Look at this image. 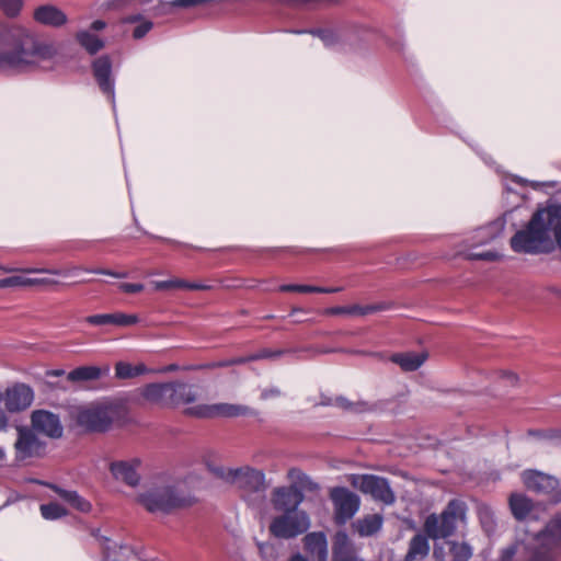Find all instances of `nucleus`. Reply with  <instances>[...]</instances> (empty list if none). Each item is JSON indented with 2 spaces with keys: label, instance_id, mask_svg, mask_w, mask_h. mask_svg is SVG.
I'll list each match as a JSON object with an SVG mask.
<instances>
[{
  "label": "nucleus",
  "instance_id": "1",
  "mask_svg": "<svg viewBox=\"0 0 561 561\" xmlns=\"http://www.w3.org/2000/svg\"><path fill=\"white\" fill-rule=\"evenodd\" d=\"M516 253L550 254L561 250V204L548 201L539 205L529 221L510 240Z\"/></svg>",
  "mask_w": 561,
  "mask_h": 561
},
{
  "label": "nucleus",
  "instance_id": "2",
  "mask_svg": "<svg viewBox=\"0 0 561 561\" xmlns=\"http://www.w3.org/2000/svg\"><path fill=\"white\" fill-rule=\"evenodd\" d=\"M1 43L8 48L0 51V72L23 73L34 70L39 62L57 55L56 47L38 41L19 26L7 27L1 33Z\"/></svg>",
  "mask_w": 561,
  "mask_h": 561
},
{
  "label": "nucleus",
  "instance_id": "3",
  "mask_svg": "<svg viewBox=\"0 0 561 561\" xmlns=\"http://www.w3.org/2000/svg\"><path fill=\"white\" fill-rule=\"evenodd\" d=\"M207 469L215 478L234 485L250 507L261 508L265 504L267 485L262 470L249 466L225 468L210 462L207 463Z\"/></svg>",
  "mask_w": 561,
  "mask_h": 561
},
{
  "label": "nucleus",
  "instance_id": "4",
  "mask_svg": "<svg viewBox=\"0 0 561 561\" xmlns=\"http://www.w3.org/2000/svg\"><path fill=\"white\" fill-rule=\"evenodd\" d=\"M137 502L151 514L167 515L185 504V499L167 478L159 477L145 485Z\"/></svg>",
  "mask_w": 561,
  "mask_h": 561
},
{
  "label": "nucleus",
  "instance_id": "5",
  "mask_svg": "<svg viewBox=\"0 0 561 561\" xmlns=\"http://www.w3.org/2000/svg\"><path fill=\"white\" fill-rule=\"evenodd\" d=\"M119 416V408L107 401L91 402L78 407L73 419L78 427L85 433H105Z\"/></svg>",
  "mask_w": 561,
  "mask_h": 561
},
{
  "label": "nucleus",
  "instance_id": "6",
  "mask_svg": "<svg viewBox=\"0 0 561 561\" xmlns=\"http://www.w3.org/2000/svg\"><path fill=\"white\" fill-rule=\"evenodd\" d=\"M561 559V512L535 536L529 547L528 561H558Z\"/></svg>",
  "mask_w": 561,
  "mask_h": 561
},
{
  "label": "nucleus",
  "instance_id": "7",
  "mask_svg": "<svg viewBox=\"0 0 561 561\" xmlns=\"http://www.w3.org/2000/svg\"><path fill=\"white\" fill-rule=\"evenodd\" d=\"M463 512V503L453 500L440 515L431 514L426 517L424 529L430 538L440 539L451 536L457 527V517Z\"/></svg>",
  "mask_w": 561,
  "mask_h": 561
},
{
  "label": "nucleus",
  "instance_id": "8",
  "mask_svg": "<svg viewBox=\"0 0 561 561\" xmlns=\"http://www.w3.org/2000/svg\"><path fill=\"white\" fill-rule=\"evenodd\" d=\"M504 230V222L501 220L492 221L483 227L476 229L468 240V251L466 253L469 260L496 261L500 257L499 252L493 250L477 251L478 247H482L499 238Z\"/></svg>",
  "mask_w": 561,
  "mask_h": 561
},
{
  "label": "nucleus",
  "instance_id": "9",
  "mask_svg": "<svg viewBox=\"0 0 561 561\" xmlns=\"http://www.w3.org/2000/svg\"><path fill=\"white\" fill-rule=\"evenodd\" d=\"M333 504V519L337 526H344L360 507V497L345 486H334L330 490Z\"/></svg>",
  "mask_w": 561,
  "mask_h": 561
},
{
  "label": "nucleus",
  "instance_id": "10",
  "mask_svg": "<svg viewBox=\"0 0 561 561\" xmlns=\"http://www.w3.org/2000/svg\"><path fill=\"white\" fill-rule=\"evenodd\" d=\"M352 484L383 505L389 506L396 502V494L387 478L376 474L354 476Z\"/></svg>",
  "mask_w": 561,
  "mask_h": 561
},
{
  "label": "nucleus",
  "instance_id": "11",
  "mask_svg": "<svg viewBox=\"0 0 561 561\" xmlns=\"http://www.w3.org/2000/svg\"><path fill=\"white\" fill-rule=\"evenodd\" d=\"M522 480L527 490L547 496L553 504L561 502V489L556 477L539 470L528 469L523 471Z\"/></svg>",
  "mask_w": 561,
  "mask_h": 561
},
{
  "label": "nucleus",
  "instance_id": "12",
  "mask_svg": "<svg viewBox=\"0 0 561 561\" xmlns=\"http://www.w3.org/2000/svg\"><path fill=\"white\" fill-rule=\"evenodd\" d=\"M310 519L306 512L283 513L270 524V531L277 538L290 539L307 531Z\"/></svg>",
  "mask_w": 561,
  "mask_h": 561
},
{
  "label": "nucleus",
  "instance_id": "13",
  "mask_svg": "<svg viewBox=\"0 0 561 561\" xmlns=\"http://www.w3.org/2000/svg\"><path fill=\"white\" fill-rule=\"evenodd\" d=\"M93 78L101 90L112 104L114 114L116 113L115 100V77L113 75V62L110 56L102 55L95 58L92 64Z\"/></svg>",
  "mask_w": 561,
  "mask_h": 561
},
{
  "label": "nucleus",
  "instance_id": "14",
  "mask_svg": "<svg viewBox=\"0 0 561 561\" xmlns=\"http://www.w3.org/2000/svg\"><path fill=\"white\" fill-rule=\"evenodd\" d=\"M18 438L14 443L15 458L24 461L30 458H38L45 454L46 444L41 440L32 428L19 426Z\"/></svg>",
  "mask_w": 561,
  "mask_h": 561
},
{
  "label": "nucleus",
  "instance_id": "15",
  "mask_svg": "<svg viewBox=\"0 0 561 561\" xmlns=\"http://www.w3.org/2000/svg\"><path fill=\"white\" fill-rule=\"evenodd\" d=\"M186 414L196 417H213V416H240L252 414V409L247 405L231 404V403H217V404H199L186 409Z\"/></svg>",
  "mask_w": 561,
  "mask_h": 561
},
{
  "label": "nucleus",
  "instance_id": "16",
  "mask_svg": "<svg viewBox=\"0 0 561 561\" xmlns=\"http://www.w3.org/2000/svg\"><path fill=\"white\" fill-rule=\"evenodd\" d=\"M32 430L49 438H60L64 426L58 414L47 410H34L31 414Z\"/></svg>",
  "mask_w": 561,
  "mask_h": 561
},
{
  "label": "nucleus",
  "instance_id": "17",
  "mask_svg": "<svg viewBox=\"0 0 561 561\" xmlns=\"http://www.w3.org/2000/svg\"><path fill=\"white\" fill-rule=\"evenodd\" d=\"M2 397L7 411L12 413L21 412L32 405L34 401V390L26 383L16 382L7 388L4 394L0 393V398Z\"/></svg>",
  "mask_w": 561,
  "mask_h": 561
},
{
  "label": "nucleus",
  "instance_id": "18",
  "mask_svg": "<svg viewBox=\"0 0 561 561\" xmlns=\"http://www.w3.org/2000/svg\"><path fill=\"white\" fill-rule=\"evenodd\" d=\"M304 500V492L296 485L275 488L271 499L274 510L283 513L300 512L298 507Z\"/></svg>",
  "mask_w": 561,
  "mask_h": 561
},
{
  "label": "nucleus",
  "instance_id": "19",
  "mask_svg": "<svg viewBox=\"0 0 561 561\" xmlns=\"http://www.w3.org/2000/svg\"><path fill=\"white\" fill-rule=\"evenodd\" d=\"M139 465L138 459L113 461L110 463V471L115 480L129 486H137L140 482Z\"/></svg>",
  "mask_w": 561,
  "mask_h": 561
},
{
  "label": "nucleus",
  "instance_id": "20",
  "mask_svg": "<svg viewBox=\"0 0 561 561\" xmlns=\"http://www.w3.org/2000/svg\"><path fill=\"white\" fill-rule=\"evenodd\" d=\"M33 19L36 23L58 28L68 22L67 14L54 4H42L35 8Z\"/></svg>",
  "mask_w": 561,
  "mask_h": 561
},
{
  "label": "nucleus",
  "instance_id": "21",
  "mask_svg": "<svg viewBox=\"0 0 561 561\" xmlns=\"http://www.w3.org/2000/svg\"><path fill=\"white\" fill-rule=\"evenodd\" d=\"M84 321L94 327L115 325L130 327L139 322L136 314H127L124 312L99 313L85 317Z\"/></svg>",
  "mask_w": 561,
  "mask_h": 561
},
{
  "label": "nucleus",
  "instance_id": "22",
  "mask_svg": "<svg viewBox=\"0 0 561 561\" xmlns=\"http://www.w3.org/2000/svg\"><path fill=\"white\" fill-rule=\"evenodd\" d=\"M332 561H362L357 558L354 545L344 530H340L334 535Z\"/></svg>",
  "mask_w": 561,
  "mask_h": 561
},
{
  "label": "nucleus",
  "instance_id": "23",
  "mask_svg": "<svg viewBox=\"0 0 561 561\" xmlns=\"http://www.w3.org/2000/svg\"><path fill=\"white\" fill-rule=\"evenodd\" d=\"M304 547L313 561H328V539L323 531L307 534L304 538Z\"/></svg>",
  "mask_w": 561,
  "mask_h": 561
},
{
  "label": "nucleus",
  "instance_id": "24",
  "mask_svg": "<svg viewBox=\"0 0 561 561\" xmlns=\"http://www.w3.org/2000/svg\"><path fill=\"white\" fill-rule=\"evenodd\" d=\"M169 408H178L193 403L196 398V391L192 385L184 382H169Z\"/></svg>",
  "mask_w": 561,
  "mask_h": 561
},
{
  "label": "nucleus",
  "instance_id": "25",
  "mask_svg": "<svg viewBox=\"0 0 561 561\" xmlns=\"http://www.w3.org/2000/svg\"><path fill=\"white\" fill-rule=\"evenodd\" d=\"M144 400L151 404L169 408V382H152L139 389Z\"/></svg>",
  "mask_w": 561,
  "mask_h": 561
},
{
  "label": "nucleus",
  "instance_id": "26",
  "mask_svg": "<svg viewBox=\"0 0 561 561\" xmlns=\"http://www.w3.org/2000/svg\"><path fill=\"white\" fill-rule=\"evenodd\" d=\"M83 271L79 266H73L70 268H34L28 270L30 273H43V274H49V275H57V276H76L79 274V272ZM88 273L98 274V275H107L115 278H126L128 277L127 272H114L112 270H105V268H92V270H84Z\"/></svg>",
  "mask_w": 561,
  "mask_h": 561
},
{
  "label": "nucleus",
  "instance_id": "27",
  "mask_svg": "<svg viewBox=\"0 0 561 561\" xmlns=\"http://www.w3.org/2000/svg\"><path fill=\"white\" fill-rule=\"evenodd\" d=\"M111 371L108 365L104 367L98 366H80L67 374V379L71 382H85L98 380L103 376H107Z\"/></svg>",
  "mask_w": 561,
  "mask_h": 561
},
{
  "label": "nucleus",
  "instance_id": "28",
  "mask_svg": "<svg viewBox=\"0 0 561 561\" xmlns=\"http://www.w3.org/2000/svg\"><path fill=\"white\" fill-rule=\"evenodd\" d=\"M430 549L428 535L416 534L409 542L403 561H422L428 556Z\"/></svg>",
  "mask_w": 561,
  "mask_h": 561
},
{
  "label": "nucleus",
  "instance_id": "29",
  "mask_svg": "<svg viewBox=\"0 0 561 561\" xmlns=\"http://www.w3.org/2000/svg\"><path fill=\"white\" fill-rule=\"evenodd\" d=\"M385 309V305L375 304L367 306H336L330 307L324 310V313L328 316H341V314H350V316H367L377 311H381Z\"/></svg>",
  "mask_w": 561,
  "mask_h": 561
},
{
  "label": "nucleus",
  "instance_id": "30",
  "mask_svg": "<svg viewBox=\"0 0 561 561\" xmlns=\"http://www.w3.org/2000/svg\"><path fill=\"white\" fill-rule=\"evenodd\" d=\"M382 524V516L379 514H373L357 519L353 526L360 537H370L381 529Z\"/></svg>",
  "mask_w": 561,
  "mask_h": 561
},
{
  "label": "nucleus",
  "instance_id": "31",
  "mask_svg": "<svg viewBox=\"0 0 561 561\" xmlns=\"http://www.w3.org/2000/svg\"><path fill=\"white\" fill-rule=\"evenodd\" d=\"M151 371L144 363L133 365L128 362L119 360L115 364V377L122 380L136 378Z\"/></svg>",
  "mask_w": 561,
  "mask_h": 561
},
{
  "label": "nucleus",
  "instance_id": "32",
  "mask_svg": "<svg viewBox=\"0 0 561 561\" xmlns=\"http://www.w3.org/2000/svg\"><path fill=\"white\" fill-rule=\"evenodd\" d=\"M426 359L423 353H397L391 356V360L398 364L404 371H414L419 369Z\"/></svg>",
  "mask_w": 561,
  "mask_h": 561
},
{
  "label": "nucleus",
  "instance_id": "33",
  "mask_svg": "<svg viewBox=\"0 0 561 561\" xmlns=\"http://www.w3.org/2000/svg\"><path fill=\"white\" fill-rule=\"evenodd\" d=\"M510 507L514 517L518 520H523L530 515L533 502L523 494H512L510 497Z\"/></svg>",
  "mask_w": 561,
  "mask_h": 561
},
{
  "label": "nucleus",
  "instance_id": "34",
  "mask_svg": "<svg viewBox=\"0 0 561 561\" xmlns=\"http://www.w3.org/2000/svg\"><path fill=\"white\" fill-rule=\"evenodd\" d=\"M3 285L11 286H33V285H44V286H54L58 285L59 282L49 277H25V276H11L2 280Z\"/></svg>",
  "mask_w": 561,
  "mask_h": 561
},
{
  "label": "nucleus",
  "instance_id": "35",
  "mask_svg": "<svg viewBox=\"0 0 561 561\" xmlns=\"http://www.w3.org/2000/svg\"><path fill=\"white\" fill-rule=\"evenodd\" d=\"M76 39L90 55H94L104 47V42L89 31H79Z\"/></svg>",
  "mask_w": 561,
  "mask_h": 561
},
{
  "label": "nucleus",
  "instance_id": "36",
  "mask_svg": "<svg viewBox=\"0 0 561 561\" xmlns=\"http://www.w3.org/2000/svg\"><path fill=\"white\" fill-rule=\"evenodd\" d=\"M288 479L293 481L291 485H296L301 491L308 490L312 492L319 489V484L298 468L289 469Z\"/></svg>",
  "mask_w": 561,
  "mask_h": 561
},
{
  "label": "nucleus",
  "instance_id": "37",
  "mask_svg": "<svg viewBox=\"0 0 561 561\" xmlns=\"http://www.w3.org/2000/svg\"><path fill=\"white\" fill-rule=\"evenodd\" d=\"M451 561H469L473 554L472 547L467 542L447 541Z\"/></svg>",
  "mask_w": 561,
  "mask_h": 561
},
{
  "label": "nucleus",
  "instance_id": "38",
  "mask_svg": "<svg viewBox=\"0 0 561 561\" xmlns=\"http://www.w3.org/2000/svg\"><path fill=\"white\" fill-rule=\"evenodd\" d=\"M293 33H295V34L310 33V34H312L314 36H318L322 41L324 46L328 47V48H334L339 44V42H340V37L332 30H320V28H317V30H298V31H293Z\"/></svg>",
  "mask_w": 561,
  "mask_h": 561
},
{
  "label": "nucleus",
  "instance_id": "39",
  "mask_svg": "<svg viewBox=\"0 0 561 561\" xmlns=\"http://www.w3.org/2000/svg\"><path fill=\"white\" fill-rule=\"evenodd\" d=\"M39 510L42 517L46 520H56L67 515V510L56 502L42 504Z\"/></svg>",
  "mask_w": 561,
  "mask_h": 561
},
{
  "label": "nucleus",
  "instance_id": "40",
  "mask_svg": "<svg viewBox=\"0 0 561 561\" xmlns=\"http://www.w3.org/2000/svg\"><path fill=\"white\" fill-rule=\"evenodd\" d=\"M23 7V0H2L0 10L9 18H15L20 14Z\"/></svg>",
  "mask_w": 561,
  "mask_h": 561
},
{
  "label": "nucleus",
  "instance_id": "41",
  "mask_svg": "<svg viewBox=\"0 0 561 561\" xmlns=\"http://www.w3.org/2000/svg\"><path fill=\"white\" fill-rule=\"evenodd\" d=\"M280 291H297L305 294H319V286L288 284L278 288Z\"/></svg>",
  "mask_w": 561,
  "mask_h": 561
},
{
  "label": "nucleus",
  "instance_id": "42",
  "mask_svg": "<svg viewBox=\"0 0 561 561\" xmlns=\"http://www.w3.org/2000/svg\"><path fill=\"white\" fill-rule=\"evenodd\" d=\"M157 290H165L170 288H184V280L179 278L157 280L153 283Z\"/></svg>",
  "mask_w": 561,
  "mask_h": 561
},
{
  "label": "nucleus",
  "instance_id": "43",
  "mask_svg": "<svg viewBox=\"0 0 561 561\" xmlns=\"http://www.w3.org/2000/svg\"><path fill=\"white\" fill-rule=\"evenodd\" d=\"M480 522L485 529V531L490 533L493 530L494 520L493 514L488 507L480 508L479 511Z\"/></svg>",
  "mask_w": 561,
  "mask_h": 561
},
{
  "label": "nucleus",
  "instance_id": "44",
  "mask_svg": "<svg viewBox=\"0 0 561 561\" xmlns=\"http://www.w3.org/2000/svg\"><path fill=\"white\" fill-rule=\"evenodd\" d=\"M70 505L82 513H88L92 508L91 503L87 501L84 497H82L78 492L76 493V495H72V501L70 502Z\"/></svg>",
  "mask_w": 561,
  "mask_h": 561
},
{
  "label": "nucleus",
  "instance_id": "45",
  "mask_svg": "<svg viewBox=\"0 0 561 561\" xmlns=\"http://www.w3.org/2000/svg\"><path fill=\"white\" fill-rule=\"evenodd\" d=\"M284 353H285V351H283V350L272 351V350L264 348L254 354H251V358H252V360H260V359H265V358H276V357L282 356Z\"/></svg>",
  "mask_w": 561,
  "mask_h": 561
},
{
  "label": "nucleus",
  "instance_id": "46",
  "mask_svg": "<svg viewBox=\"0 0 561 561\" xmlns=\"http://www.w3.org/2000/svg\"><path fill=\"white\" fill-rule=\"evenodd\" d=\"M48 486L61 499L64 500L65 502H67L68 504H70V502L72 501V495H76L77 491L75 490H67V489H62L56 484H48Z\"/></svg>",
  "mask_w": 561,
  "mask_h": 561
},
{
  "label": "nucleus",
  "instance_id": "47",
  "mask_svg": "<svg viewBox=\"0 0 561 561\" xmlns=\"http://www.w3.org/2000/svg\"><path fill=\"white\" fill-rule=\"evenodd\" d=\"M152 26H153V24L150 21L141 22L139 25H137L134 28L133 37L135 39H140V38L145 37L149 33V31L152 28Z\"/></svg>",
  "mask_w": 561,
  "mask_h": 561
},
{
  "label": "nucleus",
  "instance_id": "48",
  "mask_svg": "<svg viewBox=\"0 0 561 561\" xmlns=\"http://www.w3.org/2000/svg\"><path fill=\"white\" fill-rule=\"evenodd\" d=\"M118 288L123 293L137 294L142 291L145 286L141 283H121Z\"/></svg>",
  "mask_w": 561,
  "mask_h": 561
},
{
  "label": "nucleus",
  "instance_id": "49",
  "mask_svg": "<svg viewBox=\"0 0 561 561\" xmlns=\"http://www.w3.org/2000/svg\"><path fill=\"white\" fill-rule=\"evenodd\" d=\"M371 410H373V405L366 401L353 402V412L352 413H366Z\"/></svg>",
  "mask_w": 561,
  "mask_h": 561
},
{
  "label": "nucleus",
  "instance_id": "50",
  "mask_svg": "<svg viewBox=\"0 0 561 561\" xmlns=\"http://www.w3.org/2000/svg\"><path fill=\"white\" fill-rule=\"evenodd\" d=\"M184 289H190V290H208V289H210V286L206 285L204 283H201V282H187V280H184Z\"/></svg>",
  "mask_w": 561,
  "mask_h": 561
},
{
  "label": "nucleus",
  "instance_id": "51",
  "mask_svg": "<svg viewBox=\"0 0 561 561\" xmlns=\"http://www.w3.org/2000/svg\"><path fill=\"white\" fill-rule=\"evenodd\" d=\"M515 554H516V547L508 546L502 550L501 556H500V561H512Z\"/></svg>",
  "mask_w": 561,
  "mask_h": 561
},
{
  "label": "nucleus",
  "instance_id": "52",
  "mask_svg": "<svg viewBox=\"0 0 561 561\" xmlns=\"http://www.w3.org/2000/svg\"><path fill=\"white\" fill-rule=\"evenodd\" d=\"M336 404L345 411L353 412V402L344 397H337Z\"/></svg>",
  "mask_w": 561,
  "mask_h": 561
},
{
  "label": "nucleus",
  "instance_id": "53",
  "mask_svg": "<svg viewBox=\"0 0 561 561\" xmlns=\"http://www.w3.org/2000/svg\"><path fill=\"white\" fill-rule=\"evenodd\" d=\"M501 378H502L503 382H505L506 385H510V386H514L518 381V377L514 373H511V371L503 373Z\"/></svg>",
  "mask_w": 561,
  "mask_h": 561
},
{
  "label": "nucleus",
  "instance_id": "54",
  "mask_svg": "<svg viewBox=\"0 0 561 561\" xmlns=\"http://www.w3.org/2000/svg\"><path fill=\"white\" fill-rule=\"evenodd\" d=\"M9 425L7 412L0 408V432H5Z\"/></svg>",
  "mask_w": 561,
  "mask_h": 561
},
{
  "label": "nucleus",
  "instance_id": "55",
  "mask_svg": "<svg viewBox=\"0 0 561 561\" xmlns=\"http://www.w3.org/2000/svg\"><path fill=\"white\" fill-rule=\"evenodd\" d=\"M280 394V391L277 389V388H271V389H265L262 391V399H268L271 397H277Z\"/></svg>",
  "mask_w": 561,
  "mask_h": 561
},
{
  "label": "nucleus",
  "instance_id": "56",
  "mask_svg": "<svg viewBox=\"0 0 561 561\" xmlns=\"http://www.w3.org/2000/svg\"><path fill=\"white\" fill-rule=\"evenodd\" d=\"M514 181H515L516 183H520V184H529L533 188H538V187H540V186L542 185V183H540V182H537V181H527V180L522 179V178H519V176H515V178H514Z\"/></svg>",
  "mask_w": 561,
  "mask_h": 561
},
{
  "label": "nucleus",
  "instance_id": "57",
  "mask_svg": "<svg viewBox=\"0 0 561 561\" xmlns=\"http://www.w3.org/2000/svg\"><path fill=\"white\" fill-rule=\"evenodd\" d=\"M249 362H253L252 358H251V355L234 357V358L230 359L231 365H241V364H245V363H249Z\"/></svg>",
  "mask_w": 561,
  "mask_h": 561
},
{
  "label": "nucleus",
  "instance_id": "58",
  "mask_svg": "<svg viewBox=\"0 0 561 561\" xmlns=\"http://www.w3.org/2000/svg\"><path fill=\"white\" fill-rule=\"evenodd\" d=\"M343 290V287H321L319 286V294H335Z\"/></svg>",
  "mask_w": 561,
  "mask_h": 561
},
{
  "label": "nucleus",
  "instance_id": "59",
  "mask_svg": "<svg viewBox=\"0 0 561 561\" xmlns=\"http://www.w3.org/2000/svg\"><path fill=\"white\" fill-rule=\"evenodd\" d=\"M106 550H108V547H106ZM103 561H119L118 552L116 550H114L113 552L107 551L104 556Z\"/></svg>",
  "mask_w": 561,
  "mask_h": 561
},
{
  "label": "nucleus",
  "instance_id": "60",
  "mask_svg": "<svg viewBox=\"0 0 561 561\" xmlns=\"http://www.w3.org/2000/svg\"><path fill=\"white\" fill-rule=\"evenodd\" d=\"M527 436L536 437V438H545L547 435L543 431H540V430H529L527 432Z\"/></svg>",
  "mask_w": 561,
  "mask_h": 561
},
{
  "label": "nucleus",
  "instance_id": "61",
  "mask_svg": "<svg viewBox=\"0 0 561 561\" xmlns=\"http://www.w3.org/2000/svg\"><path fill=\"white\" fill-rule=\"evenodd\" d=\"M105 26H106V23L104 21L95 20L91 24V30H93V31H101V30L105 28Z\"/></svg>",
  "mask_w": 561,
  "mask_h": 561
},
{
  "label": "nucleus",
  "instance_id": "62",
  "mask_svg": "<svg viewBox=\"0 0 561 561\" xmlns=\"http://www.w3.org/2000/svg\"><path fill=\"white\" fill-rule=\"evenodd\" d=\"M66 371L64 369H50L46 371V376L48 377H60L64 376Z\"/></svg>",
  "mask_w": 561,
  "mask_h": 561
},
{
  "label": "nucleus",
  "instance_id": "63",
  "mask_svg": "<svg viewBox=\"0 0 561 561\" xmlns=\"http://www.w3.org/2000/svg\"><path fill=\"white\" fill-rule=\"evenodd\" d=\"M228 366H232L231 363H230V359L219 360V362H216V363L211 364V367H214V368H216V367H228Z\"/></svg>",
  "mask_w": 561,
  "mask_h": 561
},
{
  "label": "nucleus",
  "instance_id": "64",
  "mask_svg": "<svg viewBox=\"0 0 561 561\" xmlns=\"http://www.w3.org/2000/svg\"><path fill=\"white\" fill-rule=\"evenodd\" d=\"M290 561H309L307 558L301 556L300 553H297L290 558Z\"/></svg>",
  "mask_w": 561,
  "mask_h": 561
}]
</instances>
